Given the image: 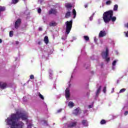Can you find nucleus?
<instances>
[{
  "label": "nucleus",
  "mask_w": 128,
  "mask_h": 128,
  "mask_svg": "<svg viewBox=\"0 0 128 128\" xmlns=\"http://www.w3.org/2000/svg\"><path fill=\"white\" fill-rule=\"evenodd\" d=\"M20 118H22V120H26L27 128H32V124L28 120V114L20 112L12 114L6 120V124L10 126V128H24V123L20 121Z\"/></svg>",
  "instance_id": "1"
},
{
  "label": "nucleus",
  "mask_w": 128,
  "mask_h": 128,
  "mask_svg": "<svg viewBox=\"0 0 128 128\" xmlns=\"http://www.w3.org/2000/svg\"><path fill=\"white\" fill-rule=\"evenodd\" d=\"M114 11L112 10H110L104 13L102 18L105 24H108L110 20L113 22H114L116 20V17L113 16Z\"/></svg>",
  "instance_id": "2"
},
{
  "label": "nucleus",
  "mask_w": 128,
  "mask_h": 128,
  "mask_svg": "<svg viewBox=\"0 0 128 128\" xmlns=\"http://www.w3.org/2000/svg\"><path fill=\"white\" fill-rule=\"evenodd\" d=\"M65 24L66 26V34L64 36L62 37V40H66L68 38V35L70 32V30H72V20H70V22L67 21L65 22Z\"/></svg>",
  "instance_id": "3"
},
{
  "label": "nucleus",
  "mask_w": 128,
  "mask_h": 128,
  "mask_svg": "<svg viewBox=\"0 0 128 128\" xmlns=\"http://www.w3.org/2000/svg\"><path fill=\"white\" fill-rule=\"evenodd\" d=\"M108 48H106L105 51H103L102 53V58L106 60L107 62H110V58H108Z\"/></svg>",
  "instance_id": "4"
},
{
  "label": "nucleus",
  "mask_w": 128,
  "mask_h": 128,
  "mask_svg": "<svg viewBox=\"0 0 128 128\" xmlns=\"http://www.w3.org/2000/svg\"><path fill=\"white\" fill-rule=\"evenodd\" d=\"M20 24H22V20L20 18L18 19L14 24V28L16 30L20 28Z\"/></svg>",
  "instance_id": "5"
},
{
  "label": "nucleus",
  "mask_w": 128,
  "mask_h": 128,
  "mask_svg": "<svg viewBox=\"0 0 128 128\" xmlns=\"http://www.w3.org/2000/svg\"><path fill=\"white\" fill-rule=\"evenodd\" d=\"M70 87H68L66 88L65 90V96L66 100H68V98H70Z\"/></svg>",
  "instance_id": "6"
},
{
  "label": "nucleus",
  "mask_w": 128,
  "mask_h": 128,
  "mask_svg": "<svg viewBox=\"0 0 128 128\" xmlns=\"http://www.w3.org/2000/svg\"><path fill=\"white\" fill-rule=\"evenodd\" d=\"M106 31L104 30H102L100 31L99 34H98V38H104V36H106L107 34Z\"/></svg>",
  "instance_id": "7"
},
{
  "label": "nucleus",
  "mask_w": 128,
  "mask_h": 128,
  "mask_svg": "<svg viewBox=\"0 0 128 128\" xmlns=\"http://www.w3.org/2000/svg\"><path fill=\"white\" fill-rule=\"evenodd\" d=\"M40 52H42V58H44V56H46V54H48V55L50 54V49H48L47 52H46V50H44V49L41 48Z\"/></svg>",
  "instance_id": "8"
},
{
  "label": "nucleus",
  "mask_w": 128,
  "mask_h": 128,
  "mask_svg": "<svg viewBox=\"0 0 128 128\" xmlns=\"http://www.w3.org/2000/svg\"><path fill=\"white\" fill-rule=\"evenodd\" d=\"M6 88H8L6 83L4 82H0V88L2 90H4Z\"/></svg>",
  "instance_id": "9"
},
{
  "label": "nucleus",
  "mask_w": 128,
  "mask_h": 128,
  "mask_svg": "<svg viewBox=\"0 0 128 128\" xmlns=\"http://www.w3.org/2000/svg\"><path fill=\"white\" fill-rule=\"evenodd\" d=\"M48 74L50 80H52V76H54V71L52 69H49Z\"/></svg>",
  "instance_id": "10"
},
{
  "label": "nucleus",
  "mask_w": 128,
  "mask_h": 128,
  "mask_svg": "<svg viewBox=\"0 0 128 128\" xmlns=\"http://www.w3.org/2000/svg\"><path fill=\"white\" fill-rule=\"evenodd\" d=\"M64 6H65L66 8H68V10L71 9L72 8V5L70 3H66L64 4Z\"/></svg>",
  "instance_id": "11"
},
{
  "label": "nucleus",
  "mask_w": 128,
  "mask_h": 128,
  "mask_svg": "<svg viewBox=\"0 0 128 128\" xmlns=\"http://www.w3.org/2000/svg\"><path fill=\"white\" fill-rule=\"evenodd\" d=\"M82 124L84 126H88V120H84L82 121Z\"/></svg>",
  "instance_id": "12"
},
{
  "label": "nucleus",
  "mask_w": 128,
  "mask_h": 128,
  "mask_svg": "<svg viewBox=\"0 0 128 128\" xmlns=\"http://www.w3.org/2000/svg\"><path fill=\"white\" fill-rule=\"evenodd\" d=\"M80 108H77L76 110H74L73 111V114H75V116H78V114H80Z\"/></svg>",
  "instance_id": "13"
},
{
  "label": "nucleus",
  "mask_w": 128,
  "mask_h": 128,
  "mask_svg": "<svg viewBox=\"0 0 128 128\" xmlns=\"http://www.w3.org/2000/svg\"><path fill=\"white\" fill-rule=\"evenodd\" d=\"M100 90H102V86H100L96 92V96L98 97V94H100Z\"/></svg>",
  "instance_id": "14"
},
{
  "label": "nucleus",
  "mask_w": 128,
  "mask_h": 128,
  "mask_svg": "<svg viewBox=\"0 0 128 128\" xmlns=\"http://www.w3.org/2000/svg\"><path fill=\"white\" fill-rule=\"evenodd\" d=\"M118 61H116V60H114L113 62H112V70H116V62H117Z\"/></svg>",
  "instance_id": "15"
},
{
  "label": "nucleus",
  "mask_w": 128,
  "mask_h": 128,
  "mask_svg": "<svg viewBox=\"0 0 128 128\" xmlns=\"http://www.w3.org/2000/svg\"><path fill=\"white\" fill-rule=\"evenodd\" d=\"M48 14H56V10L54 9H52L50 10L48 12Z\"/></svg>",
  "instance_id": "16"
},
{
  "label": "nucleus",
  "mask_w": 128,
  "mask_h": 128,
  "mask_svg": "<svg viewBox=\"0 0 128 128\" xmlns=\"http://www.w3.org/2000/svg\"><path fill=\"white\" fill-rule=\"evenodd\" d=\"M48 36H46L44 38V42L46 44H48Z\"/></svg>",
  "instance_id": "17"
},
{
  "label": "nucleus",
  "mask_w": 128,
  "mask_h": 128,
  "mask_svg": "<svg viewBox=\"0 0 128 128\" xmlns=\"http://www.w3.org/2000/svg\"><path fill=\"white\" fill-rule=\"evenodd\" d=\"M4 10H6V7L0 6V16H1L2 12H4Z\"/></svg>",
  "instance_id": "18"
},
{
  "label": "nucleus",
  "mask_w": 128,
  "mask_h": 128,
  "mask_svg": "<svg viewBox=\"0 0 128 128\" xmlns=\"http://www.w3.org/2000/svg\"><path fill=\"white\" fill-rule=\"evenodd\" d=\"M68 106L70 108H74V104L72 102H68Z\"/></svg>",
  "instance_id": "19"
},
{
  "label": "nucleus",
  "mask_w": 128,
  "mask_h": 128,
  "mask_svg": "<svg viewBox=\"0 0 128 128\" xmlns=\"http://www.w3.org/2000/svg\"><path fill=\"white\" fill-rule=\"evenodd\" d=\"M70 12L68 11L66 14V16L65 17L68 18H70Z\"/></svg>",
  "instance_id": "20"
},
{
  "label": "nucleus",
  "mask_w": 128,
  "mask_h": 128,
  "mask_svg": "<svg viewBox=\"0 0 128 128\" xmlns=\"http://www.w3.org/2000/svg\"><path fill=\"white\" fill-rule=\"evenodd\" d=\"M72 12V14L74 15L73 18H76V10L73 9Z\"/></svg>",
  "instance_id": "21"
},
{
  "label": "nucleus",
  "mask_w": 128,
  "mask_h": 128,
  "mask_svg": "<svg viewBox=\"0 0 128 128\" xmlns=\"http://www.w3.org/2000/svg\"><path fill=\"white\" fill-rule=\"evenodd\" d=\"M56 23L54 22H52L50 23V26H56Z\"/></svg>",
  "instance_id": "22"
},
{
  "label": "nucleus",
  "mask_w": 128,
  "mask_h": 128,
  "mask_svg": "<svg viewBox=\"0 0 128 128\" xmlns=\"http://www.w3.org/2000/svg\"><path fill=\"white\" fill-rule=\"evenodd\" d=\"M19 0H12V2H11V4H16L18 2Z\"/></svg>",
  "instance_id": "23"
},
{
  "label": "nucleus",
  "mask_w": 128,
  "mask_h": 128,
  "mask_svg": "<svg viewBox=\"0 0 128 128\" xmlns=\"http://www.w3.org/2000/svg\"><path fill=\"white\" fill-rule=\"evenodd\" d=\"M118 8V4H115L114 6V12H117Z\"/></svg>",
  "instance_id": "24"
},
{
  "label": "nucleus",
  "mask_w": 128,
  "mask_h": 128,
  "mask_svg": "<svg viewBox=\"0 0 128 128\" xmlns=\"http://www.w3.org/2000/svg\"><path fill=\"white\" fill-rule=\"evenodd\" d=\"M84 38L86 42H88V40H90V38L88 37V36H84Z\"/></svg>",
  "instance_id": "25"
},
{
  "label": "nucleus",
  "mask_w": 128,
  "mask_h": 128,
  "mask_svg": "<svg viewBox=\"0 0 128 128\" xmlns=\"http://www.w3.org/2000/svg\"><path fill=\"white\" fill-rule=\"evenodd\" d=\"M108 42H110L112 46H114V42L112 40L109 39Z\"/></svg>",
  "instance_id": "26"
},
{
  "label": "nucleus",
  "mask_w": 128,
  "mask_h": 128,
  "mask_svg": "<svg viewBox=\"0 0 128 128\" xmlns=\"http://www.w3.org/2000/svg\"><path fill=\"white\" fill-rule=\"evenodd\" d=\"M42 106H44V108H45L46 110H48V106H46V104L43 102Z\"/></svg>",
  "instance_id": "27"
},
{
  "label": "nucleus",
  "mask_w": 128,
  "mask_h": 128,
  "mask_svg": "<svg viewBox=\"0 0 128 128\" xmlns=\"http://www.w3.org/2000/svg\"><path fill=\"white\" fill-rule=\"evenodd\" d=\"M106 120H102L101 121H100V124H106Z\"/></svg>",
  "instance_id": "28"
},
{
  "label": "nucleus",
  "mask_w": 128,
  "mask_h": 128,
  "mask_svg": "<svg viewBox=\"0 0 128 128\" xmlns=\"http://www.w3.org/2000/svg\"><path fill=\"white\" fill-rule=\"evenodd\" d=\"M42 122H43L44 126H48V122L44 120H42Z\"/></svg>",
  "instance_id": "29"
},
{
  "label": "nucleus",
  "mask_w": 128,
  "mask_h": 128,
  "mask_svg": "<svg viewBox=\"0 0 128 128\" xmlns=\"http://www.w3.org/2000/svg\"><path fill=\"white\" fill-rule=\"evenodd\" d=\"M125 90H126V88H122L120 90L119 94H122V92H124Z\"/></svg>",
  "instance_id": "30"
},
{
  "label": "nucleus",
  "mask_w": 128,
  "mask_h": 128,
  "mask_svg": "<svg viewBox=\"0 0 128 128\" xmlns=\"http://www.w3.org/2000/svg\"><path fill=\"white\" fill-rule=\"evenodd\" d=\"M112 4V1L111 0H108L106 2V6H110V4Z\"/></svg>",
  "instance_id": "31"
},
{
  "label": "nucleus",
  "mask_w": 128,
  "mask_h": 128,
  "mask_svg": "<svg viewBox=\"0 0 128 128\" xmlns=\"http://www.w3.org/2000/svg\"><path fill=\"white\" fill-rule=\"evenodd\" d=\"M94 42H95L96 44H98V38H96V36H94Z\"/></svg>",
  "instance_id": "32"
},
{
  "label": "nucleus",
  "mask_w": 128,
  "mask_h": 128,
  "mask_svg": "<svg viewBox=\"0 0 128 128\" xmlns=\"http://www.w3.org/2000/svg\"><path fill=\"white\" fill-rule=\"evenodd\" d=\"M12 36H14V32L10 31V38H12Z\"/></svg>",
  "instance_id": "33"
},
{
  "label": "nucleus",
  "mask_w": 128,
  "mask_h": 128,
  "mask_svg": "<svg viewBox=\"0 0 128 128\" xmlns=\"http://www.w3.org/2000/svg\"><path fill=\"white\" fill-rule=\"evenodd\" d=\"M81 53L82 54H86V50H84V49H82L81 50Z\"/></svg>",
  "instance_id": "34"
},
{
  "label": "nucleus",
  "mask_w": 128,
  "mask_h": 128,
  "mask_svg": "<svg viewBox=\"0 0 128 128\" xmlns=\"http://www.w3.org/2000/svg\"><path fill=\"white\" fill-rule=\"evenodd\" d=\"M39 97L41 98L42 100H44V96L40 94V93H39Z\"/></svg>",
  "instance_id": "35"
},
{
  "label": "nucleus",
  "mask_w": 128,
  "mask_h": 128,
  "mask_svg": "<svg viewBox=\"0 0 128 128\" xmlns=\"http://www.w3.org/2000/svg\"><path fill=\"white\" fill-rule=\"evenodd\" d=\"M94 14H92V16L90 18V20H92V18H94Z\"/></svg>",
  "instance_id": "36"
},
{
  "label": "nucleus",
  "mask_w": 128,
  "mask_h": 128,
  "mask_svg": "<svg viewBox=\"0 0 128 128\" xmlns=\"http://www.w3.org/2000/svg\"><path fill=\"white\" fill-rule=\"evenodd\" d=\"M106 87L104 86L103 88V92H104V94H106Z\"/></svg>",
  "instance_id": "37"
},
{
  "label": "nucleus",
  "mask_w": 128,
  "mask_h": 128,
  "mask_svg": "<svg viewBox=\"0 0 128 128\" xmlns=\"http://www.w3.org/2000/svg\"><path fill=\"white\" fill-rule=\"evenodd\" d=\"M76 40V37H72V40H70L71 42H72L74 40Z\"/></svg>",
  "instance_id": "38"
},
{
  "label": "nucleus",
  "mask_w": 128,
  "mask_h": 128,
  "mask_svg": "<svg viewBox=\"0 0 128 128\" xmlns=\"http://www.w3.org/2000/svg\"><path fill=\"white\" fill-rule=\"evenodd\" d=\"M38 14H40L42 12V9L40 8H38Z\"/></svg>",
  "instance_id": "39"
},
{
  "label": "nucleus",
  "mask_w": 128,
  "mask_h": 128,
  "mask_svg": "<svg viewBox=\"0 0 128 128\" xmlns=\"http://www.w3.org/2000/svg\"><path fill=\"white\" fill-rule=\"evenodd\" d=\"M34 76L33 74H32L30 76V80H34Z\"/></svg>",
  "instance_id": "40"
},
{
  "label": "nucleus",
  "mask_w": 128,
  "mask_h": 128,
  "mask_svg": "<svg viewBox=\"0 0 128 128\" xmlns=\"http://www.w3.org/2000/svg\"><path fill=\"white\" fill-rule=\"evenodd\" d=\"M23 101L24 102H26V96H24L23 98Z\"/></svg>",
  "instance_id": "41"
},
{
  "label": "nucleus",
  "mask_w": 128,
  "mask_h": 128,
  "mask_svg": "<svg viewBox=\"0 0 128 128\" xmlns=\"http://www.w3.org/2000/svg\"><path fill=\"white\" fill-rule=\"evenodd\" d=\"M62 109H60V110H58L57 112L58 114H60V112H62Z\"/></svg>",
  "instance_id": "42"
},
{
  "label": "nucleus",
  "mask_w": 128,
  "mask_h": 128,
  "mask_svg": "<svg viewBox=\"0 0 128 128\" xmlns=\"http://www.w3.org/2000/svg\"><path fill=\"white\" fill-rule=\"evenodd\" d=\"M76 68L74 69V72H72V76H71V78H72V74H74V72H76Z\"/></svg>",
  "instance_id": "43"
},
{
  "label": "nucleus",
  "mask_w": 128,
  "mask_h": 128,
  "mask_svg": "<svg viewBox=\"0 0 128 128\" xmlns=\"http://www.w3.org/2000/svg\"><path fill=\"white\" fill-rule=\"evenodd\" d=\"M18 44H20V42H18V41H16L15 42V44L16 46H18Z\"/></svg>",
  "instance_id": "44"
},
{
  "label": "nucleus",
  "mask_w": 128,
  "mask_h": 128,
  "mask_svg": "<svg viewBox=\"0 0 128 128\" xmlns=\"http://www.w3.org/2000/svg\"><path fill=\"white\" fill-rule=\"evenodd\" d=\"M124 34H126V38H128V32H124Z\"/></svg>",
  "instance_id": "45"
},
{
  "label": "nucleus",
  "mask_w": 128,
  "mask_h": 128,
  "mask_svg": "<svg viewBox=\"0 0 128 128\" xmlns=\"http://www.w3.org/2000/svg\"><path fill=\"white\" fill-rule=\"evenodd\" d=\"M128 111H126L124 112V116H128Z\"/></svg>",
  "instance_id": "46"
},
{
  "label": "nucleus",
  "mask_w": 128,
  "mask_h": 128,
  "mask_svg": "<svg viewBox=\"0 0 128 128\" xmlns=\"http://www.w3.org/2000/svg\"><path fill=\"white\" fill-rule=\"evenodd\" d=\"M38 30L40 32H42V27H40V28H38Z\"/></svg>",
  "instance_id": "47"
},
{
  "label": "nucleus",
  "mask_w": 128,
  "mask_h": 128,
  "mask_svg": "<svg viewBox=\"0 0 128 128\" xmlns=\"http://www.w3.org/2000/svg\"><path fill=\"white\" fill-rule=\"evenodd\" d=\"M92 106H93V105H92V104H90V105H89V106H88L89 108H92Z\"/></svg>",
  "instance_id": "48"
},
{
  "label": "nucleus",
  "mask_w": 128,
  "mask_h": 128,
  "mask_svg": "<svg viewBox=\"0 0 128 128\" xmlns=\"http://www.w3.org/2000/svg\"><path fill=\"white\" fill-rule=\"evenodd\" d=\"M84 66L86 67V68H88L90 67V64L87 66H86V64H85Z\"/></svg>",
  "instance_id": "49"
},
{
  "label": "nucleus",
  "mask_w": 128,
  "mask_h": 128,
  "mask_svg": "<svg viewBox=\"0 0 128 128\" xmlns=\"http://www.w3.org/2000/svg\"><path fill=\"white\" fill-rule=\"evenodd\" d=\"M42 2H44V0H38V2H40V4H42Z\"/></svg>",
  "instance_id": "50"
},
{
  "label": "nucleus",
  "mask_w": 128,
  "mask_h": 128,
  "mask_svg": "<svg viewBox=\"0 0 128 128\" xmlns=\"http://www.w3.org/2000/svg\"><path fill=\"white\" fill-rule=\"evenodd\" d=\"M125 26L128 28V23L125 24Z\"/></svg>",
  "instance_id": "51"
},
{
  "label": "nucleus",
  "mask_w": 128,
  "mask_h": 128,
  "mask_svg": "<svg viewBox=\"0 0 128 128\" xmlns=\"http://www.w3.org/2000/svg\"><path fill=\"white\" fill-rule=\"evenodd\" d=\"M88 4H86L84 5V8H88Z\"/></svg>",
  "instance_id": "52"
},
{
  "label": "nucleus",
  "mask_w": 128,
  "mask_h": 128,
  "mask_svg": "<svg viewBox=\"0 0 128 128\" xmlns=\"http://www.w3.org/2000/svg\"><path fill=\"white\" fill-rule=\"evenodd\" d=\"M114 88H112V92H114Z\"/></svg>",
  "instance_id": "53"
},
{
  "label": "nucleus",
  "mask_w": 128,
  "mask_h": 128,
  "mask_svg": "<svg viewBox=\"0 0 128 128\" xmlns=\"http://www.w3.org/2000/svg\"><path fill=\"white\" fill-rule=\"evenodd\" d=\"M98 24H100V19L98 20Z\"/></svg>",
  "instance_id": "54"
},
{
  "label": "nucleus",
  "mask_w": 128,
  "mask_h": 128,
  "mask_svg": "<svg viewBox=\"0 0 128 128\" xmlns=\"http://www.w3.org/2000/svg\"><path fill=\"white\" fill-rule=\"evenodd\" d=\"M43 20H44V22H46V20L44 19V17H43Z\"/></svg>",
  "instance_id": "55"
},
{
  "label": "nucleus",
  "mask_w": 128,
  "mask_h": 128,
  "mask_svg": "<svg viewBox=\"0 0 128 128\" xmlns=\"http://www.w3.org/2000/svg\"><path fill=\"white\" fill-rule=\"evenodd\" d=\"M2 39H0V44H2Z\"/></svg>",
  "instance_id": "56"
},
{
  "label": "nucleus",
  "mask_w": 128,
  "mask_h": 128,
  "mask_svg": "<svg viewBox=\"0 0 128 128\" xmlns=\"http://www.w3.org/2000/svg\"><path fill=\"white\" fill-rule=\"evenodd\" d=\"M88 112V110H85L84 111V114H86V112Z\"/></svg>",
  "instance_id": "57"
},
{
  "label": "nucleus",
  "mask_w": 128,
  "mask_h": 128,
  "mask_svg": "<svg viewBox=\"0 0 128 128\" xmlns=\"http://www.w3.org/2000/svg\"><path fill=\"white\" fill-rule=\"evenodd\" d=\"M15 60L16 61L18 60V58L17 57L15 58Z\"/></svg>",
  "instance_id": "58"
},
{
  "label": "nucleus",
  "mask_w": 128,
  "mask_h": 128,
  "mask_svg": "<svg viewBox=\"0 0 128 128\" xmlns=\"http://www.w3.org/2000/svg\"><path fill=\"white\" fill-rule=\"evenodd\" d=\"M38 44H40V42H38Z\"/></svg>",
  "instance_id": "59"
},
{
  "label": "nucleus",
  "mask_w": 128,
  "mask_h": 128,
  "mask_svg": "<svg viewBox=\"0 0 128 128\" xmlns=\"http://www.w3.org/2000/svg\"><path fill=\"white\" fill-rule=\"evenodd\" d=\"M116 54H118V52L117 51H116Z\"/></svg>",
  "instance_id": "60"
},
{
  "label": "nucleus",
  "mask_w": 128,
  "mask_h": 128,
  "mask_svg": "<svg viewBox=\"0 0 128 128\" xmlns=\"http://www.w3.org/2000/svg\"><path fill=\"white\" fill-rule=\"evenodd\" d=\"M78 60H80V57L78 58Z\"/></svg>",
  "instance_id": "61"
},
{
  "label": "nucleus",
  "mask_w": 128,
  "mask_h": 128,
  "mask_svg": "<svg viewBox=\"0 0 128 128\" xmlns=\"http://www.w3.org/2000/svg\"><path fill=\"white\" fill-rule=\"evenodd\" d=\"M91 60H94V59H92V58H91Z\"/></svg>",
  "instance_id": "62"
}]
</instances>
